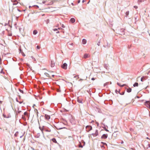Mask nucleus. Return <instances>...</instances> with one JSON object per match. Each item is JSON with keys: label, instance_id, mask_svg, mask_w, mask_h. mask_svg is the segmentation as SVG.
<instances>
[{"label": "nucleus", "instance_id": "nucleus-1", "mask_svg": "<svg viewBox=\"0 0 150 150\" xmlns=\"http://www.w3.org/2000/svg\"><path fill=\"white\" fill-rule=\"evenodd\" d=\"M145 105L148 108L150 109V101H147L144 103Z\"/></svg>", "mask_w": 150, "mask_h": 150}, {"label": "nucleus", "instance_id": "nucleus-2", "mask_svg": "<svg viewBox=\"0 0 150 150\" xmlns=\"http://www.w3.org/2000/svg\"><path fill=\"white\" fill-rule=\"evenodd\" d=\"M86 131L88 132L92 129V127L90 125H87L86 127Z\"/></svg>", "mask_w": 150, "mask_h": 150}, {"label": "nucleus", "instance_id": "nucleus-3", "mask_svg": "<svg viewBox=\"0 0 150 150\" xmlns=\"http://www.w3.org/2000/svg\"><path fill=\"white\" fill-rule=\"evenodd\" d=\"M67 64L65 63H64L62 66L61 67L63 69H67Z\"/></svg>", "mask_w": 150, "mask_h": 150}, {"label": "nucleus", "instance_id": "nucleus-4", "mask_svg": "<svg viewBox=\"0 0 150 150\" xmlns=\"http://www.w3.org/2000/svg\"><path fill=\"white\" fill-rule=\"evenodd\" d=\"M148 76H143L141 79V81H143L144 80H146L148 78Z\"/></svg>", "mask_w": 150, "mask_h": 150}, {"label": "nucleus", "instance_id": "nucleus-5", "mask_svg": "<svg viewBox=\"0 0 150 150\" xmlns=\"http://www.w3.org/2000/svg\"><path fill=\"white\" fill-rule=\"evenodd\" d=\"M108 137V135L107 134H104L101 136V138L103 139H105Z\"/></svg>", "mask_w": 150, "mask_h": 150}, {"label": "nucleus", "instance_id": "nucleus-6", "mask_svg": "<svg viewBox=\"0 0 150 150\" xmlns=\"http://www.w3.org/2000/svg\"><path fill=\"white\" fill-rule=\"evenodd\" d=\"M11 1L13 3V5H16L18 4V2L17 0H13V1L12 0Z\"/></svg>", "mask_w": 150, "mask_h": 150}, {"label": "nucleus", "instance_id": "nucleus-7", "mask_svg": "<svg viewBox=\"0 0 150 150\" xmlns=\"http://www.w3.org/2000/svg\"><path fill=\"white\" fill-rule=\"evenodd\" d=\"M120 33H119V34L120 35H123L124 34V29H121L120 30Z\"/></svg>", "mask_w": 150, "mask_h": 150}, {"label": "nucleus", "instance_id": "nucleus-8", "mask_svg": "<svg viewBox=\"0 0 150 150\" xmlns=\"http://www.w3.org/2000/svg\"><path fill=\"white\" fill-rule=\"evenodd\" d=\"M77 101L79 103L82 104L83 103L82 102V100L81 99H79V98H77Z\"/></svg>", "mask_w": 150, "mask_h": 150}, {"label": "nucleus", "instance_id": "nucleus-9", "mask_svg": "<svg viewBox=\"0 0 150 150\" xmlns=\"http://www.w3.org/2000/svg\"><path fill=\"white\" fill-rule=\"evenodd\" d=\"M45 118L47 120H49L50 118V116L47 114L45 115Z\"/></svg>", "mask_w": 150, "mask_h": 150}, {"label": "nucleus", "instance_id": "nucleus-10", "mask_svg": "<svg viewBox=\"0 0 150 150\" xmlns=\"http://www.w3.org/2000/svg\"><path fill=\"white\" fill-rule=\"evenodd\" d=\"M55 63L53 61H51V67H53L54 66Z\"/></svg>", "mask_w": 150, "mask_h": 150}, {"label": "nucleus", "instance_id": "nucleus-11", "mask_svg": "<svg viewBox=\"0 0 150 150\" xmlns=\"http://www.w3.org/2000/svg\"><path fill=\"white\" fill-rule=\"evenodd\" d=\"M111 84V82H106L105 83H104V86H106L109 85V84Z\"/></svg>", "mask_w": 150, "mask_h": 150}, {"label": "nucleus", "instance_id": "nucleus-12", "mask_svg": "<svg viewBox=\"0 0 150 150\" xmlns=\"http://www.w3.org/2000/svg\"><path fill=\"white\" fill-rule=\"evenodd\" d=\"M75 19L74 18H71L70 20V21L72 23H74L75 22Z\"/></svg>", "mask_w": 150, "mask_h": 150}, {"label": "nucleus", "instance_id": "nucleus-13", "mask_svg": "<svg viewBox=\"0 0 150 150\" xmlns=\"http://www.w3.org/2000/svg\"><path fill=\"white\" fill-rule=\"evenodd\" d=\"M126 91L127 92L130 93L131 92L132 88H129L127 89Z\"/></svg>", "mask_w": 150, "mask_h": 150}, {"label": "nucleus", "instance_id": "nucleus-14", "mask_svg": "<svg viewBox=\"0 0 150 150\" xmlns=\"http://www.w3.org/2000/svg\"><path fill=\"white\" fill-rule=\"evenodd\" d=\"M24 115L26 116L27 117L29 118V115H28V113L27 112H25L24 113Z\"/></svg>", "mask_w": 150, "mask_h": 150}, {"label": "nucleus", "instance_id": "nucleus-15", "mask_svg": "<svg viewBox=\"0 0 150 150\" xmlns=\"http://www.w3.org/2000/svg\"><path fill=\"white\" fill-rule=\"evenodd\" d=\"M40 136V133H37L35 136V137L36 138H39Z\"/></svg>", "mask_w": 150, "mask_h": 150}, {"label": "nucleus", "instance_id": "nucleus-16", "mask_svg": "<svg viewBox=\"0 0 150 150\" xmlns=\"http://www.w3.org/2000/svg\"><path fill=\"white\" fill-rule=\"evenodd\" d=\"M103 125H104V127H102L103 128V129H104V130L107 131V132H109V130L107 129L105 126L104 124L103 123Z\"/></svg>", "mask_w": 150, "mask_h": 150}, {"label": "nucleus", "instance_id": "nucleus-17", "mask_svg": "<svg viewBox=\"0 0 150 150\" xmlns=\"http://www.w3.org/2000/svg\"><path fill=\"white\" fill-rule=\"evenodd\" d=\"M82 42L83 44H85L86 42V40L84 39H83L82 41Z\"/></svg>", "mask_w": 150, "mask_h": 150}, {"label": "nucleus", "instance_id": "nucleus-18", "mask_svg": "<svg viewBox=\"0 0 150 150\" xmlns=\"http://www.w3.org/2000/svg\"><path fill=\"white\" fill-rule=\"evenodd\" d=\"M44 130L47 132H51V130L50 129H46L45 128V129H44Z\"/></svg>", "mask_w": 150, "mask_h": 150}, {"label": "nucleus", "instance_id": "nucleus-19", "mask_svg": "<svg viewBox=\"0 0 150 150\" xmlns=\"http://www.w3.org/2000/svg\"><path fill=\"white\" fill-rule=\"evenodd\" d=\"M38 33V31L36 30H34L33 31V34L34 35H36Z\"/></svg>", "mask_w": 150, "mask_h": 150}, {"label": "nucleus", "instance_id": "nucleus-20", "mask_svg": "<svg viewBox=\"0 0 150 150\" xmlns=\"http://www.w3.org/2000/svg\"><path fill=\"white\" fill-rule=\"evenodd\" d=\"M138 86V83L137 82H135L133 86L134 87H137Z\"/></svg>", "mask_w": 150, "mask_h": 150}, {"label": "nucleus", "instance_id": "nucleus-21", "mask_svg": "<svg viewBox=\"0 0 150 150\" xmlns=\"http://www.w3.org/2000/svg\"><path fill=\"white\" fill-rule=\"evenodd\" d=\"M52 140L54 143H57V141L56 139L54 138H53L52 139Z\"/></svg>", "mask_w": 150, "mask_h": 150}, {"label": "nucleus", "instance_id": "nucleus-22", "mask_svg": "<svg viewBox=\"0 0 150 150\" xmlns=\"http://www.w3.org/2000/svg\"><path fill=\"white\" fill-rule=\"evenodd\" d=\"M88 54H85L84 55V58L85 59L86 58L88 57Z\"/></svg>", "mask_w": 150, "mask_h": 150}, {"label": "nucleus", "instance_id": "nucleus-23", "mask_svg": "<svg viewBox=\"0 0 150 150\" xmlns=\"http://www.w3.org/2000/svg\"><path fill=\"white\" fill-rule=\"evenodd\" d=\"M129 11H127L125 13V16L127 17L129 14Z\"/></svg>", "mask_w": 150, "mask_h": 150}, {"label": "nucleus", "instance_id": "nucleus-24", "mask_svg": "<svg viewBox=\"0 0 150 150\" xmlns=\"http://www.w3.org/2000/svg\"><path fill=\"white\" fill-rule=\"evenodd\" d=\"M95 134V136H96L97 135H98V130H96Z\"/></svg>", "mask_w": 150, "mask_h": 150}, {"label": "nucleus", "instance_id": "nucleus-25", "mask_svg": "<svg viewBox=\"0 0 150 150\" xmlns=\"http://www.w3.org/2000/svg\"><path fill=\"white\" fill-rule=\"evenodd\" d=\"M45 75L47 76L48 77H50V76L49 75V74H48L47 73H45V74H44Z\"/></svg>", "mask_w": 150, "mask_h": 150}, {"label": "nucleus", "instance_id": "nucleus-26", "mask_svg": "<svg viewBox=\"0 0 150 150\" xmlns=\"http://www.w3.org/2000/svg\"><path fill=\"white\" fill-rule=\"evenodd\" d=\"M117 134H116V132H115L114 133H113L112 134V135L115 137L117 136Z\"/></svg>", "mask_w": 150, "mask_h": 150}, {"label": "nucleus", "instance_id": "nucleus-27", "mask_svg": "<svg viewBox=\"0 0 150 150\" xmlns=\"http://www.w3.org/2000/svg\"><path fill=\"white\" fill-rule=\"evenodd\" d=\"M22 118L25 121L26 120V119L25 117L23 115H22Z\"/></svg>", "mask_w": 150, "mask_h": 150}, {"label": "nucleus", "instance_id": "nucleus-28", "mask_svg": "<svg viewBox=\"0 0 150 150\" xmlns=\"http://www.w3.org/2000/svg\"><path fill=\"white\" fill-rule=\"evenodd\" d=\"M104 67L106 68V69H108L107 68L108 67V66L107 64H104Z\"/></svg>", "mask_w": 150, "mask_h": 150}, {"label": "nucleus", "instance_id": "nucleus-29", "mask_svg": "<svg viewBox=\"0 0 150 150\" xmlns=\"http://www.w3.org/2000/svg\"><path fill=\"white\" fill-rule=\"evenodd\" d=\"M119 94H120V95H123L125 93V92H122V93H120V90L119 91Z\"/></svg>", "mask_w": 150, "mask_h": 150}, {"label": "nucleus", "instance_id": "nucleus-30", "mask_svg": "<svg viewBox=\"0 0 150 150\" xmlns=\"http://www.w3.org/2000/svg\"><path fill=\"white\" fill-rule=\"evenodd\" d=\"M83 145H82L81 144V143L80 142V144L79 145V147L83 148Z\"/></svg>", "mask_w": 150, "mask_h": 150}, {"label": "nucleus", "instance_id": "nucleus-31", "mask_svg": "<svg viewBox=\"0 0 150 150\" xmlns=\"http://www.w3.org/2000/svg\"><path fill=\"white\" fill-rule=\"evenodd\" d=\"M19 91L22 93H23L24 92L22 90H21V89H19Z\"/></svg>", "mask_w": 150, "mask_h": 150}, {"label": "nucleus", "instance_id": "nucleus-32", "mask_svg": "<svg viewBox=\"0 0 150 150\" xmlns=\"http://www.w3.org/2000/svg\"><path fill=\"white\" fill-rule=\"evenodd\" d=\"M100 40L98 41V42L97 43V45H98V46H99L100 45Z\"/></svg>", "mask_w": 150, "mask_h": 150}, {"label": "nucleus", "instance_id": "nucleus-33", "mask_svg": "<svg viewBox=\"0 0 150 150\" xmlns=\"http://www.w3.org/2000/svg\"><path fill=\"white\" fill-rule=\"evenodd\" d=\"M101 144H103V145L107 146V144L103 142H101Z\"/></svg>", "mask_w": 150, "mask_h": 150}, {"label": "nucleus", "instance_id": "nucleus-34", "mask_svg": "<svg viewBox=\"0 0 150 150\" xmlns=\"http://www.w3.org/2000/svg\"><path fill=\"white\" fill-rule=\"evenodd\" d=\"M44 126H43L41 128V130H40L41 131H43V130H44V129H45V128H44Z\"/></svg>", "mask_w": 150, "mask_h": 150}, {"label": "nucleus", "instance_id": "nucleus-35", "mask_svg": "<svg viewBox=\"0 0 150 150\" xmlns=\"http://www.w3.org/2000/svg\"><path fill=\"white\" fill-rule=\"evenodd\" d=\"M44 126H43L41 128V130H40L41 131H43V130H44V129H45V128H44Z\"/></svg>", "mask_w": 150, "mask_h": 150}, {"label": "nucleus", "instance_id": "nucleus-36", "mask_svg": "<svg viewBox=\"0 0 150 150\" xmlns=\"http://www.w3.org/2000/svg\"><path fill=\"white\" fill-rule=\"evenodd\" d=\"M19 51H20V53H21L22 52H23L22 50L21 49V48L19 49Z\"/></svg>", "mask_w": 150, "mask_h": 150}, {"label": "nucleus", "instance_id": "nucleus-37", "mask_svg": "<svg viewBox=\"0 0 150 150\" xmlns=\"http://www.w3.org/2000/svg\"><path fill=\"white\" fill-rule=\"evenodd\" d=\"M110 104L111 105L112 104V100H110Z\"/></svg>", "mask_w": 150, "mask_h": 150}, {"label": "nucleus", "instance_id": "nucleus-38", "mask_svg": "<svg viewBox=\"0 0 150 150\" xmlns=\"http://www.w3.org/2000/svg\"><path fill=\"white\" fill-rule=\"evenodd\" d=\"M147 146H148V147H150V144H149L148 142H146Z\"/></svg>", "mask_w": 150, "mask_h": 150}, {"label": "nucleus", "instance_id": "nucleus-39", "mask_svg": "<svg viewBox=\"0 0 150 150\" xmlns=\"http://www.w3.org/2000/svg\"><path fill=\"white\" fill-rule=\"evenodd\" d=\"M65 128L64 127H62V128H57V129H63V128Z\"/></svg>", "mask_w": 150, "mask_h": 150}, {"label": "nucleus", "instance_id": "nucleus-40", "mask_svg": "<svg viewBox=\"0 0 150 150\" xmlns=\"http://www.w3.org/2000/svg\"><path fill=\"white\" fill-rule=\"evenodd\" d=\"M44 103V102H43V101H42V102H41L40 103V105H43Z\"/></svg>", "mask_w": 150, "mask_h": 150}, {"label": "nucleus", "instance_id": "nucleus-41", "mask_svg": "<svg viewBox=\"0 0 150 150\" xmlns=\"http://www.w3.org/2000/svg\"><path fill=\"white\" fill-rule=\"evenodd\" d=\"M40 48V47L39 46V45H37V48L38 49H39Z\"/></svg>", "mask_w": 150, "mask_h": 150}, {"label": "nucleus", "instance_id": "nucleus-42", "mask_svg": "<svg viewBox=\"0 0 150 150\" xmlns=\"http://www.w3.org/2000/svg\"><path fill=\"white\" fill-rule=\"evenodd\" d=\"M115 92L116 93H119V91H118L117 89H116L115 91Z\"/></svg>", "mask_w": 150, "mask_h": 150}, {"label": "nucleus", "instance_id": "nucleus-43", "mask_svg": "<svg viewBox=\"0 0 150 150\" xmlns=\"http://www.w3.org/2000/svg\"><path fill=\"white\" fill-rule=\"evenodd\" d=\"M22 55H23V56H25V54L23 53V52H22Z\"/></svg>", "mask_w": 150, "mask_h": 150}, {"label": "nucleus", "instance_id": "nucleus-44", "mask_svg": "<svg viewBox=\"0 0 150 150\" xmlns=\"http://www.w3.org/2000/svg\"><path fill=\"white\" fill-rule=\"evenodd\" d=\"M26 65L27 66L29 67V68L30 67V65L29 64H28V63H26Z\"/></svg>", "mask_w": 150, "mask_h": 150}, {"label": "nucleus", "instance_id": "nucleus-45", "mask_svg": "<svg viewBox=\"0 0 150 150\" xmlns=\"http://www.w3.org/2000/svg\"><path fill=\"white\" fill-rule=\"evenodd\" d=\"M126 85L125 84H123L122 85H120V86L121 87H123L124 86H125Z\"/></svg>", "mask_w": 150, "mask_h": 150}, {"label": "nucleus", "instance_id": "nucleus-46", "mask_svg": "<svg viewBox=\"0 0 150 150\" xmlns=\"http://www.w3.org/2000/svg\"><path fill=\"white\" fill-rule=\"evenodd\" d=\"M58 30L57 29V28H54L53 29V30L54 31H56Z\"/></svg>", "mask_w": 150, "mask_h": 150}, {"label": "nucleus", "instance_id": "nucleus-47", "mask_svg": "<svg viewBox=\"0 0 150 150\" xmlns=\"http://www.w3.org/2000/svg\"><path fill=\"white\" fill-rule=\"evenodd\" d=\"M134 7L135 8V9H137L138 8V7L137 6H134Z\"/></svg>", "mask_w": 150, "mask_h": 150}, {"label": "nucleus", "instance_id": "nucleus-48", "mask_svg": "<svg viewBox=\"0 0 150 150\" xmlns=\"http://www.w3.org/2000/svg\"><path fill=\"white\" fill-rule=\"evenodd\" d=\"M61 26L63 28H65V26H64V25L63 24H62V26Z\"/></svg>", "mask_w": 150, "mask_h": 150}, {"label": "nucleus", "instance_id": "nucleus-49", "mask_svg": "<svg viewBox=\"0 0 150 150\" xmlns=\"http://www.w3.org/2000/svg\"><path fill=\"white\" fill-rule=\"evenodd\" d=\"M27 125V122H25L24 124H23V125H24V126H26V125Z\"/></svg>", "mask_w": 150, "mask_h": 150}, {"label": "nucleus", "instance_id": "nucleus-50", "mask_svg": "<svg viewBox=\"0 0 150 150\" xmlns=\"http://www.w3.org/2000/svg\"><path fill=\"white\" fill-rule=\"evenodd\" d=\"M91 135L93 136V137H95V133H92L91 134Z\"/></svg>", "mask_w": 150, "mask_h": 150}, {"label": "nucleus", "instance_id": "nucleus-51", "mask_svg": "<svg viewBox=\"0 0 150 150\" xmlns=\"http://www.w3.org/2000/svg\"><path fill=\"white\" fill-rule=\"evenodd\" d=\"M0 73H3V74H4V73L3 72V70L2 69H1V71H0Z\"/></svg>", "mask_w": 150, "mask_h": 150}, {"label": "nucleus", "instance_id": "nucleus-52", "mask_svg": "<svg viewBox=\"0 0 150 150\" xmlns=\"http://www.w3.org/2000/svg\"><path fill=\"white\" fill-rule=\"evenodd\" d=\"M16 101L17 102H19V101H18V98H16Z\"/></svg>", "mask_w": 150, "mask_h": 150}, {"label": "nucleus", "instance_id": "nucleus-53", "mask_svg": "<svg viewBox=\"0 0 150 150\" xmlns=\"http://www.w3.org/2000/svg\"><path fill=\"white\" fill-rule=\"evenodd\" d=\"M19 69L20 70L22 71L23 69V68L22 67H20L19 68Z\"/></svg>", "mask_w": 150, "mask_h": 150}, {"label": "nucleus", "instance_id": "nucleus-54", "mask_svg": "<svg viewBox=\"0 0 150 150\" xmlns=\"http://www.w3.org/2000/svg\"><path fill=\"white\" fill-rule=\"evenodd\" d=\"M8 35L9 36H12V34L11 33H9Z\"/></svg>", "mask_w": 150, "mask_h": 150}, {"label": "nucleus", "instance_id": "nucleus-55", "mask_svg": "<svg viewBox=\"0 0 150 150\" xmlns=\"http://www.w3.org/2000/svg\"><path fill=\"white\" fill-rule=\"evenodd\" d=\"M83 144V146H84L85 145V142H84V141H83V142H82Z\"/></svg>", "mask_w": 150, "mask_h": 150}, {"label": "nucleus", "instance_id": "nucleus-56", "mask_svg": "<svg viewBox=\"0 0 150 150\" xmlns=\"http://www.w3.org/2000/svg\"><path fill=\"white\" fill-rule=\"evenodd\" d=\"M3 115L4 117H6V118H8V117H6V115H4V114H3Z\"/></svg>", "mask_w": 150, "mask_h": 150}, {"label": "nucleus", "instance_id": "nucleus-57", "mask_svg": "<svg viewBox=\"0 0 150 150\" xmlns=\"http://www.w3.org/2000/svg\"><path fill=\"white\" fill-rule=\"evenodd\" d=\"M21 111H18V112H17V113H20L21 112Z\"/></svg>", "mask_w": 150, "mask_h": 150}, {"label": "nucleus", "instance_id": "nucleus-58", "mask_svg": "<svg viewBox=\"0 0 150 150\" xmlns=\"http://www.w3.org/2000/svg\"><path fill=\"white\" fill-rule=\"evenodd\" d=\"M130 131H133V129L132 128H130Z\"/></svg>", "mask_w": 150, "mask_h": 150}, {"label": "nucleus", "instance_id": "nucleus-59", "mask_svg": "<svg viewBox=\"0 0 150 150\" xmlns=\"http://www.w3.org/2000/svg\"><path fill=\"white\" fill-rule=\"evenodd\" d=\"M80 0H78L77 1V3L78 4L80 3Z\"/></svg>", "mask_w": 150, "mask_h": 150}, {"label": "nucleus", "instance_id": "nucleus-60", "mask_svg": "<svg viewBox=\"0 0 150 150\" xmlns=\"http://www.w3.org/2000/svg\"><path fill=\"white\" fill-rule=\"evenodd\" d=\"M46 2V1H42V3L43 4H44Z\"/></svg>", "mask_w": 150, "mask_h": 150}, {"label": "nucleus", "instance_id": "nucleus-61", "mask_svg": "<svg viewBox=\"0 0 150 150\" xmlns=\"http://www.w3.org/2000/svg\"><path fill=\"white\" fill-rule=\"evenodd\" d=\"M117 85L118 86H120V83H118H118H117Z\"/></svg>", "mask_w": 150, "mask_h": 150}, {"label": "nucleus", "instance_id": "nucleus-62", "mask_svg": "<svg viewBox=\"0 0 150 150\" xmlns=\"http://www.w3.org/2000/svg\"><path fill=\"white\" fill-rule=\"evenodd\" d=\"M31 148L33 150H35V149L33 147H31Z\"/></svg>", "mask_w": 150, "mask_h": 150}, {"label": "nucleus", "instance_id": "nucleus-63", "mask_svg": "<svg viewBox=\"0 0 150 150\" xmlns=\"http://www.w3.org/2000/svg\"><path fill=\"white\" fill-rule=\"evenodd\" d=\"M104 145H100V147H101V148H103V147H104Z\"/></svg>", "mask_w": 150, "mask_h": 150}, {"label": "nucleus", "instance_id": "nucleus-64", "mask_svg": "<svg viewBox=\"0 0 150 150\" xmlns=\"http://www.w3.org/2000/svg\"><path fill=\"white\" fill-rule=\"evenodd\" d=\"M95 79L94 78H92L91 79V80H94Z\"/></svg>", "mask_w": 150, "mask_h": 150}]
</instances>
